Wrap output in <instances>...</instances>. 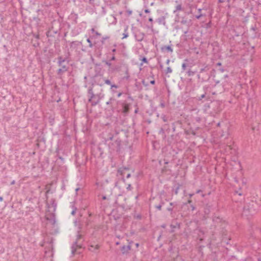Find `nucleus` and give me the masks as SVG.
I'll return each instance as SVG.
<instances>
[{
  "label": "nucleus",
  "mask_w": 261,
  "mask_h": 261,
  "mask_svg": "<svg viewBox=\"0 0 261 261\" xmlns=\"http://www.w3.org/2000/svg\"><path fill=\"white\" fill-rule=\"evenodd\" d=\"M108 38L109 37H103L102 40L101 41L102 43H103L104 41L106 40V39H108Z\"/></svg>",
  "instance_id": "nucleus-32"
},
{
  "label": "nucleus",
  "mask_w": 261,
  "mask_h": 261,
  "mask_svg": "<svg viewBox=\"0 0 261 261\" xmlns=\"http://www.w3.org/2000/svg\"><path fill=\"white\" fill-rule=\"evenodd\" d=\"M195 73V72L189 70L187 71V74L189 76H193Z\"/></svg>",
  "instance_id": "nucleus-17"
},
{
  "label": "nucleus",
  "mask_w": 261,
  "mask_h": 261,
  "mask_svg": "<svg viewBox=\"0 0 261 261\" xmlns=\"http://www.w3.org/2000/svg\"><path fill=\"white\" fill-rule=\"evenodd\" d=\"M48 214L46 215V218L47 221V224H50L52 225H55L56 223L55 216L54 212L56 211L57 204L55 200L52 199L50 203H47Z\"/></svg>",
  "instance_id": "nucleus-2"
},
{
  "label": "nucleus",
  "mask_w": 261,
  "mask_h": 261,
  "mask_svg": "<svg viewBox=\"0 0 261 261\" xmlns=\"http://www.w3.org/2000/svg\"><path fill=\"white\" fill-rule=\"evenodd\" d=\"M200 192H201V190H197V191L196 193H200Z\"/></svg>",
  "instance_id": "nucleus-56"
},
{
  "label": "nucleus",
  "mask_w": 261,
  "mask_h": 261,
  "mask_svg": "<svg viewBox=\"0 0 261 261\" xmlns=\"http://www.w3.org/2000/svg\"><path fill=\"white\" fill-rule=\"evenodd\" d=\"M174 229H171L170 232H171V233H173V232H174Z\"/></svg>",
  "instance_id": "nucleus-64"
},
{
  "label": "nucleus",
  "mask_w": 261,
  "mask_h": 261,
  "mask_svg": "<svg viewBox=\"0 0 261 261\" xmlns=\"http://www.w3.org/2000/svg\"><path fill=\"white\" fill-rule=\"evenodd\" d=\"M205 96V94H202L200 96H199L198 97V100H201L202 98H204Z\"/></svg>",
  "instance_id": "nucleus-26"
},
{
  "label": "nucleus",
  "mask_w": 261,
  "mask_h": 261,
  "mask_svg": "<svg viewBox=\"0 0 261 261\" xmlns=\"http://www.w3.org/2000/svg\"><path fill=\"white\" fill-rule=\"evenodd\" d=\"M115 60V56H113L111 58V61H114V60Z\"/></svg>",
  "instance_id": "nucleus-41"
},
{
  "label": "nucleus",
  "mask_w": 261,
  "mask_h": 261,
  "mask_svg": "<svg viewBox=\"0 0 261 261\" xmlns=\"http://www.w3.org/2000/svg\"><path fill=\"white\" fill-rule=\"evenodd\" d=\"M149 21H150V22H151V23H152L153 22V19L152 18V17H150L148 19ZM151 27H152V24H151Z\"/></svg>",
  "instance_id": "nucleus-30"
},
{
  "label": "nucleus",
  "mask_w": 261,
  "mask_h": 261,
  "mask_svg": "<svg viewBox=\"0 0 261 261\" xmlns=\"http://www.w3.org/2000/svg\"><path fill=\"white\" fill-rule=\"evenodd\" d=\"M180 187V185L178 184V186H177V187L176 188V189H175V191H174V192H175V194L176 195H177V194H178V190H179V189Z\"/></svg>",
  "instance_id": "nucleus-21"
},
{
  "label": "nucleus",
  "mask_w": 261,
  "mask_h": 261,
  "mask_svg": "<svg viewBox=\"0 0 261 261\" xmlns=\"http://www.w3.org/2000/svg\"><path fill=\"white\" fill-rule=\"evenodd\" d=\"M220 70L221 72H223V71H224V70L223 68L220 69Z\"/></svg>",
  "instance_id": "nucleus-58"
},
{
  "label": "nucleus",
  "mask_w": 261,
  "mask_h": 261,
  "mask_svg": "<svg viewBox=\"0 0 261 261\" xmlns=\"http://www.w3.org/2000/svg\"><path fill=\"white\" fill-rule=\"evenodd\" d=\"M111 99H110V101L107 102V105H109L111 103Z\"/></svg>",
  "instance_id": "nucleus-43"
},
{
  "label": "nucleus",
  "mask_w": 261,
  "mask_h": 261,
  "mask_svg": "<svg viewBox=\"0 0 261 261\" xmlns=\"http://www.w3.org/2000/svg\"><path fill=\"white\" fill-rule=\"evenodd\" d=\"M216 222H218V221H220V219L219 218H217L215 220Z\"/></svg>",
  "instance_id": "nucleus-44"
},
{
  "label": "nucleus",
  "mask_w": 261,
  "mask_h": 261,
  "mask_svg": "<svg viewBox=\"0 0 261 261\" xmlns=\"http://www.w3.org/2000/svg\"><path fill=\"white\" fill-rule=\"evenodd\" d=\"M191 202H192V200H191L189 199V200H188V203H191Z\"/></svg>",
  "instance_id": "nucleus-49"
},
{
  "label": "nucleus",
  "mask_w": 261,
  "mask_h": 261,
  "mask_svg": "<svg viewBox=\"0 0 261 261\" xmlns=\"http://www.w3.org/2000/svg\"><path fill=\"white\" fill-rule=\"evenodd\" d=\"M193 195H194V194H189V196L190 198H191L193 196Z\"/></svg>",
  "instance_id": "nucleus-47"
},
{
  "label": "nucleus",
  "mask_w": 261,
  "mask_h": 261,
  "mask_svg": "<svg viewBox=\"0 0 261 261\" xmlns=\"http://www.w3.org/2000/svg\"><path fill=\"white\" fill-rule=\"evenodd\" d=\"M167 211L169 212H172L173 210V208L171 207H169L167 208Z\"/></svg>",
  "instance_id": "nucleus-33"
},
{
  "label": "nucleus",
  "mask_w": 261,
  "mask_h": 261,
  "mask_svg": "<svg viewBox=\"0 0 261 261\" xmlns=\"http://www.w3.org/2000/svg\"><path fill=\"white\" fill-rule=\"evenodd\" d=\"M99 248V246L97 244L96 245H90L89 246L88 249L89 251H90L91 252H93L94 253H97V252H98Z\"/></svg>",
  "instance_id": "nucleus-9"
},
{
  "label": "nucleus",
  "mask_w": 261,
  "mask_h": 261,
  "mask_svg": "<svg viewBox=\"0 0 261 261\" xmlns=\"http://www.w3.org/2000/svg\"><path fill=\"white\" fill-rule=\"evenodd\" d=\"M91 31H92V32H95V30H94V29H91Z\"/></svg>",
  "instance_id": "nucleus-60"
},
{
  "label": "nucleus",
  "mask_w": 261,
  "mask_h": 261,
  "mask_svg": "<svg viewBox=\"0 0 261 261\" xmlns=\"http://www.w3.org/2000/svg\"><path fill=\"white\" fill-rule=\"evenodd\" d=\"M128 29V25L125 26V28L124 29V33L123 34V36L122 37V39L126 38L128 37V33L127 32Z\"/></svg>",
  "instance_id": "nucleus-15"
},
{
  "label": "nucleus",
  "mask_w": 261,
  "mask_h": 261,
  "mask_svg": "<svg viewBox=\"0 0 261 261\" xmlns=\"http://www.w3.org/2000/svg\"><path fill=\"white\" fill-rule=\"evenodd\" d=\"M135 245L137 247H138L139 246V243H137L135 244Z\"/></svg>",
  "instance_id": "nucleus-51"
},
{
  "label": "nucleus",
  "mask_w": 261,
  "mask_h": 261,
  "mask_svg": "<svg viewBox=\"0 0 261 261\" xmlns=\"http://www.w3.org/2000/svg\"><path fill=\"white\" fill-rule=\"evenodd\" d=\"M111 88H118V86L116 85H111Z\"/></svg>",
  "instance_id": "nucleus-36"
},
{
  "label": "nucleus",
  "mask_w": 261,
  "mask_h": 261,
  "mask_svg": "<svg viewBox=\"0 0 261 261\" xmlns=\"http://www.w3.org/2000/svg\"><path fill=\"white\" fill-rule=\"evenodd\" d=\"M74 223L75 224V227H78L79 228H81L83 227V226L79 224H77L79 223V222H78L76 220L74 221Z\"/></svg>",
  "instance_id": "nucleus-18"
},
{
  "label": "nucleus",
  "mask_w": 261,
  "mask_h": 261,
  "mask_svg": "<svg viewBox=\"0 0 261 261\" xmlns=\"http://www.w3.org/2000/svg\"><path fill=\"white\" fill-rule=\"evenodd\" d=\"M76 207H74V205H72V211L71 213V215H74L76 212Z\"/></svg>",
  "instance_id": "nucleus-20"
},
{
  "label": "nucleus",
  "mask_w": 261,
  "mask_h": 261,
  "mask_svg": "<svg viewBox=\"0 0 261 261\" xmlns=\"http://www.w3.org/2000/svg\"><path fill=\"white\" fill-rule=\"evenodd\" d=\"M105 83L108 85H111V81L108 79L105 80Z\"/></svg>",
  "instance_id": "nucleus-27"
},
{
  "label": "nucleus",
  "mask_w": 261,
  "mask_h": 261,
  "mask_svg": "<svg viewBox=\"0 0 261 261\" xmlns=\"http://www.w3.org/2000/svg\"><path fill=\"white\" fill-rule=\"evenodd\" d=\"M129 106L127 103H123L122 105V112L124 114H127L129 111Z\"/></svg>",
  "instance_id": "nucleus-11"
},
{
  "label": "nucleus",
  "mask_w": 261,
  "mask_h": 261,
  "mask_svg": "<svg viewBox=\"0 0 261 261\" xmlns=\"http://www.w3.org/2000/svg\"><path fill=\"white\" fill-rule=\"evenodd\" d=\"M131 243H133L132 241H131V242H130L128 245H124L122 247H121L120 250L121 251L122 254H125L128 252V251L131 249V246H130Z\"/></svg>",
  "instance_id": "nucleus-6"
},
{
  "label": "nucleus",
  "mask_w": 261,
  "mask_h": 261,
  "mask_svg": "<svg viewBox=\"0 0 261 261\" xmlns=\"http://www.w3.org/2000/svg\"><path fill=\"white\" fill-rule=\"evenodd\" d=\"M127 12H128L129 15H130L132 14V11H128Z\"/></svg>",
  "instance_id": "nucleus-52"
},
{
  "label": "nucleus",
  "mask_w": 261,
  "mask_h": 261,
  "mask_svg": "<svg viewBox=\"0 0 261 261\" xmlns=\"http://www.w3.org/2000/svg\"><path fill=\"white\" fill-rule=\"evenodd\" d=\"M95 33L97 36H101V34L99 33L98 32H95Z\"/></svg>",
  "instance_id": "nucleus-40"
},
{
  "label": "nucleus",
  "mask_w": 261,
  "mask_h": 261,
  "mask_svg": "<svg viewBox=\"0 0 261 261\" xmlns=\"http://www.w3.org/2000/svg\"><path fill=\"white\" fill-rule=\"evenodd\" d=\"M88 102L91 103L92 106H95L98 104L101 99L104 97V94L102 93V89L100 91L95 94L93 91V88L90 87L88 90Z\"/></svg>",
  "instance_id": "nucleus-1"
},
{
  "label": "nucleus",
  "mask_w": 261,
  "mask_h": 261,
  "mask_svg": "<svg viewBox=\"0 0 261 261\" xmlns=\"http://www.w3.org/2000/svg\"><path fill=\"white\" fill-rule=\"evenodd\" d=\"M79 189H80L79 188L75 189V191L77 192L79 190Z\"/></svg>",
  "instance_id": "nucleus-59"
},
{
  "label": "nucleus",
  "mask_w": 261,
  "mask_h": 261,
  "mask_svg": "<svg viewBox=\"0 0 261 261\" xmlns=\"http://www.w3.org/2000/svg\"><path fill=\"white\" fill-rule=\"evenodd\" d=\"M162 118L163 121L165 122H167L168 121L167 118L165 115L162 116Z\"/></svg>",
  "instance_id": "nucleus-28"
},
{
  "label": "nucleus",
  "mask_w": 261,
  "mask_h": 261,
  "mask_svg": "<svg viewBox=\"0 0 261 261\" xmlns=\"http://www.w3.org/2000/svg\"><path fill=\"white\" fill-rule=\"evenodd\" d=\"M61 68H60L57 71V73L58 75H62L64 72L67 71L68 69V67L64 64V63H61V65H59Z\"/></svg>",
  "instance_id": "nucleus-7"
},
{
  "label": "nucleus",
  "mask_w": 261,
  "mask_h": 261,
  "mask_svg": "<svg viewBox=\"0 0 261 261\" xmlns=\"http://www.w3.org/2000/svg\"><path fill=\"white\" fill-rule=\"evenodd\" d=\"M122 93H119L117 95V96L118 97H120Z\"/></svg>",
  "instance_id": "nucleus-50"
},
{
  "label": "nucleus",
  "mask_w": 261,
  "mask_h": 261,
  "mask_svg": "<svg viewBox=\"0 0 261 261\" xmlns=\"http://www.w3.org/2000/svg\"><path fill=\"white\" fill-rule=\"evenodd\" d=\"M144 34L143 33H141V32H139L138 33H136L135 34V38H136V39L138 41H141L143 40V38H144Z\"/></svg>",
  "instance_id": "nucleus-10"
},
{
  "label": "nucleus",
  "mask_w": 261,
  "mask_h": 261,
  "mask_svg": "<svg viewBox=\"0 0 261 261\" xmlns=\"http://www.w3.org/2000/svg\"><path fill=\"white\" fill-rule=\"evenodd\" d=\"M119 244H120V243H119V242H116V245H119Z\"/></svg>",
  "instance_id": "nucleus-55"
},
{
  "label": "nucleus",
  "mask_w": 261,
  "mask_h": 261,
  "mask_svg": "<svg viewBox=\"0 0 261 261\" xmlns=\"http://www.w3.org/2000/svg\"><path fill=\"white\" fill-rule=\"evenodd\" d=\"M150 83L152 85H154L155 84V81L152 80L150 82Z\"/></svg>",
  "instance_id": "nucleus-39"
},
{
  "label": "nucleus",
  "mask_w": 261,
  "mask_h": 261,
  "mask_svg": "<svg viewBox=\"0 0 261 261\" xmlns=\"http://www.w3.org/2000/svg\"><path fill=\"white\" fill-rule=\"evenodd\" d=\"M187 67V64L185 63H184L182 64V69L183 70H186V68Z\"/></svg>",
  "instance_id": "nucleus-25"
},
{
  "label": "nucleus",
  "mask_w": 261,
  "mask_h": 261,
  "mask_svg": "<svg viewBox=\"0 0 261 261\" xmlns=\"http://www.w3.org/2000/svg\"><path fill=\"white\" fill-rule=\"evenodd\" d=\"M161 50L162 52H167L172 53L173 52V49L170 45H164L161 47Z\"/></svg>",
  "instance_id": "nucleus-8"
},
{
  "label": "nucleus",
  "mask_w": 261,
  "mask_h": 261,
  "mask_svg": "<svg viewBox=\"0 0 261 261\" xmlns=\"http://www.w3.org/2000/svg\"><path fill=\"white\" fill-rule=\"evenodd\" d=\"M172 72V70L171 69V68L170 67H168L166 70V74L170 73Z\"/></svg>",
  "instance_id": "nucleus-19"
},
{
  "label": "nucleus",
  "mask_w": 261,
  "mask_h": 261,
  "mask_svg": "<svg viewBox=\"0 0 261 261\" xmlns=\"http://www.w3.org/2000/svg\"><path fill=\"white\" fill-rule=\"evenodd\" d=\"M218 2H219V3H221L224 2V0H219Z\"/></svg>",
  "instance_id": "nucleus-48"
},
{
  "label": "nucleus",
  "mask_w": 261,
  "mask_h": 261,
  "mask_svg": "<svg viewBox=\"0 0 261 261\" xmlns=\"http://www.w3.org/2000/svg\"><path fill=\"white\" fill-rule=\"evenodd\" d=\"M205 70V68H201V69H200V73H202V72H203V71H204Z\"/></svg>",
  "instance_id": "nucleus-34"
},
{
  "label": "nucleus",
  "mask_w": 261,
  "mask_h": 261,
  "mask_svg": "<svg viewBox=\"0 0 261 261\" xmlns=\"http://www.w3.org/2000/svg\"><path fill=\"white\" fill-rule=\"evenodd\" d=\"M49 192V190H47L46 192V194H47Z\"/></svg>",
  "instance_id": "nucleus-61"
},
{
  "label": "nucleus",
  "mask_w": 261,
  "mask_h": 261,
  "mask_svg": "<svg viewBox=\"0 0 261 261\" xmlns=\"http://www.w3.org/2000/svg\"><path fill=\"white\" fill-rule=\"evenodd\" d=\"M87 41L88 42V43H89V46L90 47H93V44L92 43L90 39L89 38H88L87 39Z\"/></svg>",
  "instance_id": "nucleus-22"
},
{
  "label": "nucleus",
  "mask_w": 261,
  "mask_h": 261,
  "mask_svg": "<svg viewBox=\"0 0 261 261\" xmlns=\"http://www.w3.org/2000/svg\"><path fill=\"white\" fill-rule=\"evenodd\" d=\"M141 60H142V62H143V63H148L147 58L145 57H143Z\"/></svg>",
  "instance_id": "nucleus-24"
},
{
  "label": "nucleus",
  "mask_w": 261,
  "mask_h": 261,
  "mask_svg": "<svg viewBox=\"0 0 261 261\" xmlns=\"http://www.w3.org/2000/svg\"><path fill=\"white\" fill-rule=\"evenodd\" d=\"M142 83L143 85L146 87L148 85V84L147 83H146L145 80H144L142 81Z\"/></svg>",
  "instance_id": "nucleus-29"
},
{
  "label": "nucleus",
  "mask_w": 261,
  "mask_h": 261,
  "mask_svg": "<svg viewBox=\"0 0 261 261\" xmlns=\"http://www.w3.org/2000/svg\"><path fill=\"white\" fill-rule=\"evenodd\" d=\"M84 241V236L82 234L80 233L79 231H78L77 234L76 235V239L73 243L71 246V253L72 254H74L75 252L76 251V249L77 248H82V243Z\"/></svg>",
  "instance_id": "nucleus-3"
},
{
  "label": "nucleus",
  "mask_w": 261,
  "mask_h": 261,
  "mask_svg": "<svg viewBox=\"0 0 261 261\" xmlns=\"http://www.w3.org/2000/svg\"><path fill=\"white\" fill-rule=\"evenodd\" d=\"M130 187H131V186L129 184V185H128V187H127V189H128V190H130Z\"/></svg>",
  "instance_id": "nucleus-42"
},
{
  "label": "nucleus",
  "mask_w": 261,
  "mask_h": 261,
  "mask_svg": "<svg viewBox=\"0 0 261 261\" xmlns=\"http://www.w3.org/2000/svg\"><path fill=\"white\" fill-rule=\"evenodd\" d=\"M182 10V7L181 4H178L175 7V9L174 10V13L178 11H181Z\"/></svg>",
  "instance_id": "nucleus-16"
},
{
  "label": "nucleus",
  "mask_w": 261,
  "mask_h": 261,
  "mask_svg": "<svg viewBox=\"0 0 261 261\" xmlns=\"http://www.w3.org/2000/svg\"><path fill=\"white\" fill-rule=\"evenodd\" d=\"M75 45V42L73 41V42H71L70 46L72 47V46H74Z\"/></svg>",
  "instance_id": "nucleus-31"
},
{
  "label": "nucleus",
  "mask_w": 261,
  "mask_h": 261,
  "mask_svg": "<svg viewBox=\"0 0 261 261\" xmlns=\"http://www.w3.org/2000/svg\"><path fill=\"white\" fill-rule=\"evenodd\" d=\"M156 21L159 24H163L165 25L166 24L165 17L164 16H161L156 19Z\"/></svg>",
  "instance_id": "nucleus-12"
},
{
  "label": "nucleus",
  "mask_w": 261,
  "mask_h": 261,
  "mask_svg": "<svg viewBox=\"0 0 261 261\" xmlns=\"http://www.w3.org/2000/svg\"><path fill=\"white\" fill-rule=\"evenodd\" d=\"M59 232L58 229H50L49 232H46L44 237V241L45 243L49 245V247L53 249L54 239L52 236L56 235Z\"/></svg>",
  "instance_id": "nucleus-4"
},
{
  "label": "nucleus",
  "mask_w": 261,
  "mask_h": 261,
  "mask_svg": "<svg viewBox=\"0 0 261 261\" xmlns=\"http://www.w3.org/2000/svg\"><path fill=\"white\" fill-rule=\"evenodd\" d=\"M160 66L161 68H163V66L162 64H160Z\"/></svg>",
  "instance_id": "nucleus-63"
},
{
  "label": "nucleus",
  "mask_w": 261,
  "mask_h": 261,
  "mask_svg": "<svg viewBox=\"0 0 261 261\" xmlns=\"http://www.w3.org/2000/svg\"><path fill=\"white\" fill-rule=\"evenodd\" d=\"M191 23V21L189 20H186L182 19L181 21V23L182 24H185L187 25V27L190 26Z\"/></svg>",
  "instance_id": "nucleus-13"
},
{
  "label": "nucleus",
  "mask_w": 261,
  "mask_h": 261,
  "mask_svg": "<svg viewBox=\"0 0 261 261\" xmlns=\"http://www.w3.org/2000/svg\"><path fill=\"white\" fill-rule=\"evenodd\" d=\"M59 158L60 159H61L62 161H63V158H62V157H61V156H59Z\"/></svg>",
  "instance_id": "nucleus-62"
},
{
  "label": "nucleus",
  "mask_w": 261,
  "mask_h": 261,
  "mask_svg": "<svg viewBox=\"0 0 261 261\" xmlns=\"http://www.w3.org/2000/svg\"><path fill=\"white\" fill-rule=\"evenodd\" d=\"M169 62H170V60H169V59H168V60L166 61V64H169Z\"/></svg>",
  "instance_id": "nucleus-46"
},
{
  "label": "nucleus",
  "mask_w": 261,
  "mask_h": 261,
  "mask_svg": "<svg viewBox=\"0 0 261 261\" xmlns=\"http://www.w3.org/2000/svg\"><path fill=\"white\" fill-rule=\"evenodd\" d=\"M65 61V59H63L62 57L60 56L58 58V65H61V63H64Z\"/></svg>",
  "instance_id": "nucleus-14"
},
{
  "label": "nucleus",
  "mask_w": 261,
  "mask_h": 261,
  "mask_svg": "<svg viewBox=\"0 0 261 261\" xmlns=\"http://www.w3.org/2000/svg\"><path fill=\"white\" fill-rule=\"evenodd\" d=\"M36 38L37 39H39V35H36Z\"/></svg>",
  "instance_id": "nucleus-54"
},
{
  "label": "nucleus",
  "mask_w": 261,
  "mask_h": 261,
  "mask_svg": "<svg viewBox=\"0 0 261 261\" xmlns=\"http://www.w3.org/2000/svg\"><path fill=\"white\" fill-rule=\"evenodd\" d=\"M201 16H202V15H199L196 16V18L197 19H199L201 17Z\"/></svg>",
  "instance_id": "nucleus-45"
},
{
  "label": "nucleus",
  "mask_w": 261,
  "mask_h": 261,
  "mask_svg": "<svg viewBox=\"0 0 261 261\" xmlns=\"http://www.w3.org/2000/svg\"><path fill=\"white\" fill-rule=\"evenodd\" d=\"M191 207L192 208V211H194L195 210V207L193 205H191Z\"/></svg>",
  "instance_id": "nucleus-38"
},
{
  "label": "nucleus",
  "mask_w": 261,
  "mask_h": 261,
  "mask_svg": "<svg viewBox=\"0 0 261 261\" xmlns=\"http://www.w3.org/2000/svg\"><path fill=\"white\" fill-rule=\"evenodd\" d=\"M162 204H163V202L162 203L159 204V205H155V207L158 208L159 210H161V207L162 206Z\"/></svg>",
  "instance_id": "nucleus-23"
},
{
  "label": "nucleus",
  "mask_w": 261,
  "mask_h": 261,
  "mask_svg": "<svg viewBox=\"0 0 261 261\" xmlns=\"http://www.w3.org/2000/svg\"><path fill=\"white\" fill-rule=\"evenodd\" d=\"M128 170V168L127 167L120 168L118 170V172L123 176L126 175V178H128L130 177V173L127 172Z\"/></svg>",
  "instance_id": "nucleus-5"
},
{
  "label": "nucleus",
  "mask_w": 261,
  "mask_h": 261,
  "mask_svg": "<svg viewBox=\"0 0 261 261\" xmlns=\"http://www.w3.org/2000/svg\"><path fill=\"white\" fill-rule=\"evenodd\" d=\"M3 200V198L2 197H0V201H2Z\"/></svg>",
  "instance_id": "nucleus-57"
},
{
  "label": "nucleus",
  "mask_w": 261,
  "mask_h": 261,
  "mask_svg": "<svg viewBox=\"0 0 261 261\" xmlns=\"http://www.w3.org/2000/svg\"><path fill=\"white\" fill-rule=\"evenodd\" d=\"M106 64L109 66H110L111 65V63L108 61H106Z\"/></svg>",
  "instance_id": "nucleus-35"
},
{
  "label": "nucleus",
  "mask_w": 261,
  "mask_h": 261,
  "mask_svg": "<svg viewBox=\"0 0 261 261\" xmlns=\"http://www.w3.org/2000/svg\"><path fill=\"white\" fill-rule=\"evenodd\" d=\"M144 12L146 13H149L150 12V11L149 10V9H146L144 10Z\"/></svg>",
  "instance_id": "nucleus-37"
},
{
  "label": "nucleus",
  "mask_w": 261,
  "mask_h": 261,
  "mask_svg": "<svg viewBox=\"0 0 261 261\" xmlns=\"http://www.w3.org/2000/svg\"><path fill=\"white\" fill-rule=\"evenodd\" d=\"M217 65L218 66H221V63L220 62H219L217 64Z\"/></svg>",
  "instance_id": "nucleus-53"
}]
</instances>
